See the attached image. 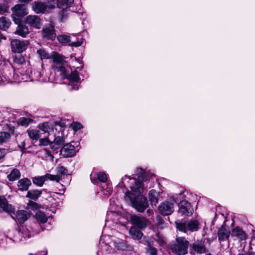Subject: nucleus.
I'll list each match as a JSON object with an SVG mask.
<instances>
[{
  "mask_svg": "<svg viewBox=\"0 0 255 255\" xmlns=\"http://www.w3.org/2000/svg\"><path fill=\"white\" fill-rule=\"evenodd\" d=\"M8 7L3 3H0V14H2L8 11Z\"/></svg>",
  "mask_w": 255,
  "mask_h": 255,
  "instance_id": "nucleus-47",
  "label": "nucleus"
},
{
  "mask_svg": "<svg viewBox=\"0 0 255 255\" xmlns=\"http://www.w3.org/2000/svg\"><path fill=\"white\" fill-rule=\"evenodd\" d=\"M158 193L155 190H151L148 194V197L151 205H156L158 200Z\"/></svg>",
  "mask_w": 255,
  "mask_h": 255,
  "instance_id": "nucleus-25",
  "label": "nucleus"
},
{
  "mask_svg": "<svg viewBox=\"0 0 255 255\" xmlns=\"http://www.w3.org/2000/svg\"><path fill=\"white\" fill-rule=\"evenodd\" d=\"M232 236L237 237L241 240H245L246 239L245 233L239 227H236L232 230Z\"/></svg>",
  "mask_w": 255,
  "mask_h": 255,
  "instance_id": "nucleus-24",
  "label": "nucleus"
},
{
  "mask_svg": "<svg viewBox=\"0 0 255 255\" xmlns=\"http://www.w3.org/2000/svg\"><path fill=\"white\" fill-rule=\"evenodd\" d=\"M53 60L54 63L56 64V65H59L64 63L62 57L57 53H54L53 55Z\"/></svg>",
  "mask_w": 255,
  "mask_h": 255,
  "instance_id": "nucleus-38",
  "label": "nucleus"
},
{
  "mask_svg": "<svg viewBox=\"0 0 255 255\" xmlns=\"http://www.w3.org/2000/svg\"><path fill=\"white\" fill-rule=\"evenodd\" d=\"M153 239L160 246L163 247L166 244L165 238L159 233H156Z\"/></svg>",
  "mask_w": 255,
  "mask_h": 255,
  "instance_id": "nucleus-34",
  "label": "nucleus"
},
{
  "mask_svg": "<svg viewBox=\"0 0 255 255\" xmlns=\"http://www.w3.org/2000/svg\"><path fill=\"white\" fill-rule=\"evenodd\" d=\"M231 234L229 228L226 225H223L218 230V237L219 241H225L228 239Z\"/></svg>",
  "mask_w": 255,
  "mask_h": 255,
  "instance_id": "nucleus-14",
  "label": "nucleus"
},
{
  "mask_svg": "<svg viewBox=\"0 0 255 255\" xmlns=\"http://www.w3.org/2000/svg\"><path fill=\"white\" fill-rule=\"evenodd\" d=\"M191 248L194 251L198 254H202L206 252L205 246L201 243L193 244L191 245Z\"/></svg>",
  "mask_w": 255,
  "mask_h": 255,
  "instance_id": "nucleus-28",
  "label": "nucleus"
},
{
  "mask_svg": "<svg viewBox=\"0 0 255 255\" xmlns=\"http://www.w3.org/2000/svg\"><path fill=\"white\" fill-rule=\"evenodd\" d=\"M12 218L19 223H23L26 221L30 217V214L28 212L25 210L18 211L16 214L12 213L9 214Z\"/></svg>",
  "mask_w": 255,
  "mask_h": 255,
  "instance_id": "nucleus-6",
  "label": "nucleus"
},
{
  "mask_svg": "<svg viewBox=\"0 0 255 255\" xmlns=\"http://www.w3.org/2000/svg\"><path fill=\"white\" fill-rule=\"evenodd\" d=\"M238 255H244V254H239Z\"/></svg>",
  "mask_w": 255,
  "mask_h": 255,
  "instance_id": "nucleus-58",
  "label": "nucleus"
},
{
  "mask_svg": "<svg viewBox=\"0 0 255 255\" xmlns=\"http://www.w3.org/2000/svg\"><path fill=\"white\" fill-rule=\"evenodd\" d=\"M28 42L26 40H20L16 39L11 41L12 51L14 52L21 53L25 50L28 46Z\"/></svg>",
  "mask_w": 255,
  "mask_h": 255,
  "instance_id": "nucleus-4",
  "label": "nucleus"
},
{
  "mask_svg": "<svg viewBox=\"0 0 255 255\" xmlns=\"http://www.w3.org/2000/svg\"><path fill=\"white\" fill-rule=\"evenodd\" d=\"M29 32L30 31L27 26L24 24H19L17 26L14 33L23 37H25Z\"/></svg>",
  "mask_w": 255,
  "mask_h": 255,
  "instance_id": "nucleus-20",
  "label": "nucleus"
},
{
  "mask_svg": "<svg viewBox=\"0 0 255 255\" xmlns=\"http://www.w3.org/2000/svg\"><path fill=\"white\" fill-rule=\"evenodd\" d=\"M61 153L64 157H71L75 154V147L70 143L64 145L61 149Z\"/></svg>",
  "mask_w": 255,
  "mask_h": 255,
  "instance_id": "nucleus-15",
  "label": "nucleus"
},
{
  "mask_svg": "<svg viewBox=\"0 0 255 255\" xmlns=\"http://www.w3.org/2000/svg\"><path fill=\"white\" fill-rule=\"evenodd\" d=\"M53 138L51 137V135H48L46 138H44L40 139V144L42 145H46L49 144H50Z\"/></svg>",
  "mask_w": 255,
  "mask_h": 255,
  "instance_id": "nucleus-42",
  "label": "nucleus"
},
{
  "mask_svg": "<svg viewBox=\"0 0 255 255\" xmlns=\"http://www.w3.org/2000/svg\"><path fill=\"white\" fill-rule=\"evenodd\" d=\"M115 248L118 250L122 251H131L132 249V247L127 245L125 241L117 239L114 242Z\"/></svg>",
  "mask_w": 255,
  "mask_h": 255,
  "instance_id": "nucleus-18",
  "label": "nucleus"
},
{
  "mask_svg": "<svg viewBox=\"0 0 255 255\" xmlns=\"http://www.w3.org/2000/svg\"><path fill=\"white\" fill-rule=\"evenodd\" d=\"M50 145L51 148L54 151H56L60 147V146H59V145L55 144L54 142H53L52 141L51 142Z\"/></svg>",
  "mask_w": 255,
  "mask_h": 255,
  "instance_id": "nucleus-51",
  "label": "nucleus"
},
{
  "mask_svg": "<svg viewBox=\"0 0 255 255\" xmlns=\"http://www.w3.org/2000/svg\"><path fill=\"white\" fill-rule=\"evenodd\" d=\"M11 135L9 133L4 131H0V143H6L9 141Z\"/></svg>",
  "mask_w": 255,
  "mask_h": 255,
  "instance_id": "nucleus-36",
  "label": "nucleus"
},
{
  "mask_svg": "<svg viewBox=\"0 0 255 255\" xmlns=\"http://www.w3.org/2000/svg\"><path fill=\"white\" fill-rule=\"evenodd\" d=\"M189 243L184 237H178L174 243L168 245V249L176 255H185L187 254Z\"/></svg>",
  "mask_w": 255,
  "mask_h": 255,
  "instance_id": "nucleus-2",
  "label": "nucleus"
},
{
  "mask_svg": "<svg viewBox=\"0 0 255 255\" xmlns=\"http://www.w3.org/2000/svg\"><path fill=\"white\" fill-rule=\"evenodd\" d=\"M130 180V188L131 191L136 194L142 193L144 190L142 182L135 178H131Z\"/></svg>",
  "mask_w": 255,
  "mask_h": 255,
  "instance_id": "nucleus-11",
  "label": "nucleus"
},
{
  "mask_svg": "<svg viewBox=\"0 0 255 255\" xmlns=\"http://www.w3.org/2000/svg\"><path fill=\"white\" fill-rule=\"evenodd\" d=\"M56 175L59 177L60 181L62 177L65 175H67V170L63 166L58 165L56 169Z\"/></svg>",
  "mask_w": 255,
  "mask_h": 255,
  "instance_id": "nucleus-30",
  "label": "nucleus"
},
{
  "mask_svg": "<svg viewBox=\"0 0 255 255\" xmlns=\"http://www.w3.org/2000/svg\"><path fill=\"white\" fill-rule=\"evenodd\" d=\"M0 209L8 214L13 213L14 210H15V208L11 204L8 203L6 198L3 196H0Z\"/></svg>",
  "mask_w": 255,
  "mask_h": 255,
  "instance_id": "nucleus-13",
  "label": "nucleus"
},
{
  "mask_svg": "<svg viewBox=\"0 0 255 255\" xmlns=\"http://www.w3.org/2000/svg\"><path fill=\"white\" fill-rule=\"evenodd\" d=\"M67 78H69L70 81L73 82H78L80 80L78 73L77 71L72 72L69 77Z\"/></svg>",
  "mask_w": 255,
  "mask_h": 255,
  "instance_id": "nucleus-43",
  "label": "nucleus"
},
{
  "mask_svg": "<svg viewBox=\"0 0 255 255\" xmlns=\"http://www.w3.org/2000/svg\"><path fill=\"white\" fill-rule=\"evenodd\" d=\"M173 208V203L169 202H163L158 207L160 213L163 216H167L172 214L174 211Z\"/></svg>",
  "mask_w": 255,
  "mask_h": 255,
  "instance_id": "nucleus-10",
  "label": "nucleus"
},
{
  "mask_svg": "<svg viewBox=\"0 0 255 255\" xmlns=\"http://www.w3.org/2000/svg\"><path fill=\"white\" fill-rule=\"evenodd\" d=\"M37 153L38 157L43 160H49L51 161L53 160L54 156L51 154L50 151L46 148L39 150Z\"/></svg>",
  "mask_w": 255,
  "mask_h": 255,
  "instance_id": "nucleus-19",
  "label": "nucleus"
},
{
  "mask_svg": "<svg viewBox=\"0 0 255 255\" xmlns=\"http://www.w3.org/2000/svg\"><path fill=\"white\" fill-rule=\"evenodd\" d=\"M45 176H46V180H51V181H56V182H60V180L59 179V177H58V176H57V175H53V174H48V173H47L45 174Z\"/></svg>",
  "mask_w": 255,
  "mask_h": 255,
  "instance_id": "nucleus-44",
  "label": "nucleus"
},
{
  "mask_svg": "<svg viewBox=\"0 0 255 255\" xmlns=\"http://www.w3.org/2000/svg\"><path fill=\"white\" fill-rule=\"evenodd\" d=\"M28 206L34 208L37 206V204L34 202L30 201L28 203Z\"/></svg>",
  "mask_w": 255,
  "mask_h": 255,
  "instance_id": "nucleus-53",
  "label": "nucleus"
},
{
  "mask_svg": "<svg viewBox=\"0 0 255 255\" xmlns=\"http://www.w3.org/2000/svg\"><path fill=\"white\" fill-rule=\"evenodd\" d=\"M51 137L53 138L52 142H54L55 144H57L60 147L63 144L64 141L63 137L60 136L55 137L54 135H51Z\"/></svg>",
  "mask_w": 255,
  "mask_h": 255,
  "instance_id": "nucleus-39",
  "label": "nucleus"
},
{
  "mask_svg": "<svg viewBox=\"0 0 255 255\" xmlns=\"http://www.w3.org/2000/svg\"><path fill=\"white\" fill-rule=\"evenodd\" d=\"M179 212L183 215L187 216H191L193 212V209L190 203L186 201H182L179 204Z\"/></svg>",
  "mask_w": 255,
  "mask_h": 255,
  "instance_id": "nucleus-12",
  "label": "nucleus"
},
{
  "mask_svg": "<svg viewBox=\"0 0 255 255\" xmlns=\"http://www.w3.org/2000/svg\"><path fill=\"white\" fill-rule=\"evenodd\" d=\"M31 121V119L28 118L22 117L18 119V124L19 125L26 127Z\"/></svg>",
  "mask_w": 255,
  "mask_h": 255,
  "instance_id": "nucleus-40",
  "label": "nucleus"
},
{
  "mask_svg": "<svg viewBox=\"0 0 255 255\" xmlns=\"http://www.w3.org/2000/svg\"><path fill=\"white\" fill-rule=\"evenodd\" d=\"M6 154L4 149L0 148V160L4 157Z\"/></svg>",
  "mask_w": 255,
  "mask_h": 255,
  "instance_id": "nucleus-52",
  "label": "nucleus"
},
{
  "mask_svg": "<svg viewBox=\"0 0 255 255\" xmlns=\"http://www.w3.org/2000/svg\"><path fill=\"white\" fill-rule=\"evenodd\" d=\"M74 0H58V6L63 9L70 7L73 3Z\"/></svg>",
  "mask_w": 255,
  "mask_h": 255,
  "instance_id": "nucleus-35",
  "label": "nucleus"
},
{
  "mask_svg": "<svg viewBox=\"0 0 255 255\" xmlns=\"http://www.w3.org/2000/svg\"><path fill=\"white\" fill-rule=\"evenodd\" d=\"M65 63L59 65H55V68L58 71L60 72V74L63 79H66L68 77V74L66 72V69L65 67Z\"/></svg>",
  "mask_w": 255,
  "mask_h": 255,
  "instance_id": "nucleus-32",
  "label": "nucleus"
},
{
  "mask_svg": "<svg viewBox=\"0 0 255 255\" xmlns=\"http://www.w3.org/2000/svg\"><path fill=\"white\" fill-rule=\"evenodd\" d=\"M71 126L75 130H77L82 128V125L78 123H73L71 125Z\"/></svg>",
  "mask_w": 255,
  "mask_h": 255,
  "instance_id": "nucleus-48",
  "label": "nucleus"
},
{
  "mask_svg": "<svg viewBox=\"0 0 255 255\" xmlns=\"http://www.w3.org/2000/svg\"><path fill=\"white\" fill-rule=\"evenodd\" d=\"M129 235L135 240H139L143 236L142 233L135 227H131L129 231Z\"/></svg>",
  "mask_w": 255,
  "mask_h": 255,
  "instance_id": "nucleus-21",
  "label": "nucleus"
},
{
  "mask_svg": "<svg viewBox=\"0 0 255 255\" xmlns=\"http://www.w3.org/2000/svg\"><path fill=\"white\" fill-rule=\"evenodd\" d=\"M132 223L139 228L143 229L146 227L147 220L143 217L133 216L131 217Z\"/></svg>",
  "mask_w": 255,
  "mask_h": 255,
  "instance_id": "nucleus-17",
  "label": "nucleus"
},
{
  "mask_svg": "<svg viewBox=\"0 0 255 255\" xmlns=\"http://www.w3.org/2000/svg\"><path fill=\"white\" fill-rule=\"evenodd\" d=\"M145 249L147 253H148L149 255H157V249L155 247H152L150 244H148Z\"/></svg>",
  "mask_w": 255,
  "mask_h": 255,
  "instance_id": "nucleus-41",
  "label": "nucleus"
},
{
  "mask_svg": "<svg viewBox=\"0 0 255 255\" xmlns=\"http://www.w3.org/2000/svg\"><path fill=\"white\" fill-rule=\"evenodd\" d=\"M27 133L29 137L32 140H37L39 139L41 135L40 131L38 129H31L27 130Z\"/></svg>",
  "mask_w": 255,
  "mask_h": 255,
  "instance_id": "nucleus-27",
  "label": "nucleus"
},
{
  "mask_svg": "<svg viewBox=\"0 0 255 255\" xmlns=\"http://www.w3.org/2000/svg\"><path fill=\"white\" fill-rule=\"evenodd\" d=\"M32 180L34 184L39 187H42L46 180V178L45 175H44L43 176L32 177Z\"/></svg>",
  "mask_w": 255,
  "mask_h": 255,
  "instance_id": "nucleus-26",
  "label": "nucleus"
},
{
  "mask_svg": "<svg viewBox=\"0 0 255 255\" xmlns=\"http://www.w3.org/2000/svg\"><path fill=\"white\" fill-rule=\"evenodd\" d=\"M158 220V223H157V225L158 226L161 228V229H163L164 228V222L160 218H159L157 219Z\"/></svg>",
  "mask_w": 255,
  "mask_h": 255,
  "instance_id": "nucleus-50",
  "label": "nucleus"
},
{
  "mask_svg": "<svg viewBox=\"0 0 255 255\" xmlns=\"http://www.w3.org/2000/svg\"><path fill=\"white\" fill-rule=\"evenodd\" d=\"M42 37L47 40H54L56 37L54 26L51 24L44 27L42 29Z\"/></svg>",
  "mask_w": 255,
  "mask_h": 255,
  "instance_id": "nucleus-8",
  "label": "nucleus"
},
{
  "mask_svg": "<svg viewBox=\"0 0 255 255\" xmlns=\"http://www.w3.org/2000/svg\"><path fill=\"white\" fill-rule=\"evenodd\" d=\"M125 200L127 203H130L139 212H143L148 207V203L146 197L141 195L135 196L133 193H127L125 196Z\"/></svg>",
  "mask_w": 255,
  "mask_h": 255,
  "instance_id": "nucleus-1",
  "label": "nucleus"
},
{
  "mask_svg": "<svg viewBox=\"0 0 255 255\" xmlns=\"http://www.w3.org/2000/svg\"><path fill=\"white\" fill-rule=\"evenodd\" d=\"M35 218L41 223H46L47 221L46 215L41 211H38L35 215Z\"/></svg>",
  "mask_w": 255,
  "mask_h": 255,
  "instance_id": "nucleus-37",
  "label": "nucleus"
},
{
  "mask_svg": "<svg viewBox=\"0 0 255 255\" xmlns=\"http://www.w3.org/2000/svg\"><path fill=\"white\" fill-rule=\"evenodd\" d=\"M46 5L42 2H35L34 5H33L32 8L34 11L36 13L43 12L46 8Z\"/></svg>",
  "mask_w": 255,
  "mask_h": 255,
  "instance_id": "nucleus-29",
  "label": "nucleus"
},
{
  "mask_svg": "<svg viewBox=\"0 0 255 255\" xmlns=\"http://www.w3.org/2000/svg\"><path fill=\"white\" fill-rule=\"evenodd\" d=\"M248 255H255V254L253 253H250Z\"/></svg>",
  "mask_w": 255,
  "mask_h": 255,
  "instance_id": "nucleus-56",
  "label": "nucleus"
},
{
  "mask_svg": "<svg viewBox=\"0 0 255 255\" xmlns=\"http://www.w3.org/2000/svg\"><path fill=\"white\" fill-rule=\"evenodd\" d=\"M58 42L62 44H68L71 46L78 47L81 45L82 43L80 41L71 42V37L69 35L65 34H60L57 36Z\"/></svg>",
  "mask_w": 255,
  "mask_h": 255,
  "instance_id": "nucleus-9",
  "label": "nucleus"
},
{
  "mask_svg": "<svg viewBox=\"0 0 255 255\" xmlns=\"http://www.w3.org/2000/svg\"><path fill=\"white\" fill-rule=\"evenodd\" d=\"M176 227L178 230L186 233L190 232H196L199 229V223L197 220H191L187 223L175 222Z\"/></svg>",
  "mask_w": 255,
  "mask_h": 255,
  "instance_id": "nucleus-3",
  "label": "nucleus"
},
{
  "mask_svg": "<svg viewBox=\"0 0 255 255\" xmlns=\"http://www.w3.org/2000/svg\"><path fill=\"white\" fill-rule=\"evenodd\" d=\"M38 127L39 129L44 133L47 132L48 135H52L50 132H53V129L52 128L50 124L47 122L39 125Z\"/></svg>",
  "mask_w": 255,
  "mask_h": 255,
  "instance_id": "nucleus-23",
  "label": "nucleus"
},
{
  "mask_svg": "<svg viewBox=\"0 0 255 255\" xmlns=\"http://www.w3.org/2000/svg\"><path fill=\"white\" fill-rule=\"evenodd\" d=\"M15 61L19 64H22L24 61V58L21 55H19L16 56L15 58Z\"/></svg>",
  "mask_w": 255,
  "mask_h": 255,
  "instance_id": "nucleus-46",
  "label": "nucleus"
},
{
  "mask_svg": "<svg viewBox=\"0 0 255 255\" xmlns=\"http://www.w3.org/2000/svg\"><path fill=\"white\" fill-rule=\"evenodd\" d=\"M25 22L31 27L36 29H39L42 25L41 20L40 17L35 15L27 16L25 18Z\"/></svg>",
  "mask_w": 255,
  "mask_h": 255,
  "instance_id": "nucleus-5",
  "label": "nucleus"
},
{
  "mask_svg": "<svg viewBox=\"0 0 255 255\" xmlns=\"http://www.w3.org/2000/svg\"><path fill=\"white\" fill-rule=\"evenodd\" d=\"M99 180L102 182H105L107 181V177L106 174L104 172L99 173L98 174Z\"/></svg>",
  "mask_w": 255,
  "mask_h": 255,
  "instance_id": "nucleus-45",
  "label": "nucleus"
},
{
  "mask_svg": "<svg viewBox=\"0 0 255 255\" xmlns=\"http://www.w3.org/2000/svg\"><path fill=\"white\" fill-rule=\"evenodd\" d=\"M13 20L15 21L16 17H22L27 13L26 6L23 4H17L12 7Z\"/></svg>",
  "mask_w": 255,
  "mask_h": 255,
  "instance_id": "nucleus-7",
  "label": "nucleus"
},
{
  "mask_svg": "<svg viewBox=\"0 0 255 255\" xmlns=\"http://www.w3.org/2000/svg\"><path fill=\"white\" fill-rule=\"evenodd\" d=\"M11 22L10 20L5 17L0 18V29L2 30H6L10 25Z\"/></svg>",
  "mask_w": 255,
  "mask_h": 255,
  "instance_id": "nucleus-33",
  "label": "nucleus"
},
{
  "mask_svg": "<svg viewBox=\"0 0 255 255\" xmlns=\"http://www.w3.org/2000/svg\"><path fill=\"white\" fill-rule=\"evenodd\" d=\"M20 176V173L19 170L13 169L10 173L7 175L8 180L10 181H13L18 179Z\"/></svg>",
  "mask_w": 255,
  "mask_h": 255,
  "instance_id": "nucleus-31",
  "label": "nucleus"
},
{
  "mask_svg": "<svg viewBox=\"0 0 255 255\" xmlns=\"http://www.w3.org/2000/svg\"><path fill=\"white\" fill-rule=\"evenodd\" d=\"M31 185L30 180L27 178H23L19 180L17 183L18 190L20 191H26Z\"/></svg>",
  "mask_w": 255,
  "mask_h": 255,
  "instance_id": "nucleus-16",
  "label": "nucleus"
},
{
  "mask_svg": "<svg viewBox=\"0 0 255 255\" xmlns=\"http://www.w3.org/2000/svg\"><path fill=\"white\" fill-rule=\"evenodd\" d=\"M73 89H76V90H77L78 89V88L77 87L76 88H72V90Z\"/></svg>",
  "mask_w": 255,
  "mask_h": 255,
  "instance_id": "nucleus-57",
  "label": "nucleus"
},
{
  "mask_svg": "<svg viewBox=\"0 0 255 255\" xmlns=\"http://www.w3.org/2000/svg\"><path fill=\"white\" fill-rule=\"evenodd\" d=\"M19 0L21 2H28V1H31L32 0Z\"/></svg>",
  "mask_w": 255,
  "mask_h": 255,
  "instance_id": "nucleus-55",
  "label": "nucleus"
},
{
  "mask_svg": "<svg viewBox=\"0 0 255 255\" xmlns=\"http://www.w3.org/2000/svg\"><path fill=\"white\" fill-rule=\"evenodd\" d=\"M42 191L37 189L28 191L26 197L31 199L36 200L41 195Z\"/></svg>",
  "mask_w": 255,
  "mask_h": 255,
  "instance_id": "nucleus-22",
  "label": "nucleus"
},
{
  "mask_svg": "<svg viewBox=\"0 0 255 255\" xmlns=\"http://www.w3.org/2000/svg\"><path fill=\"white\" fill-rule=\"evenodd\" d=\"M37 52L42 58H47V54L44 50H38L37 51Z\"/></svg>",
  "mask_w": 255,
  "mask_h": 255,
  "instance_id": "nucleus-49",
  "label": "nucleus"
},
{
  "mask_svg": "<svg viewBox=\"0 0 255 255\" xmlns=\"http://www.w3.org/2000/svg\"><path fill=\"white\" fill-rule=\"evenodd\" d=\"M147 214H148V216H150V215H152L153 214V211L151 209H148L147 212Z\"/></svg>",
  "mask_w": 255,
  "mask_h": 255,
  "instance_id": "nucleus-54",
  "label": "nucleus"
}]
</instances>
